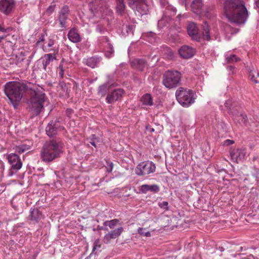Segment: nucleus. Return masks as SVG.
I'll list each match as a JSON object with an SVG mask.
<instances>
[{
  "mask_svg": "<svg viewBox=\"0 0 259 259\" xmlns=\"http://www.w3.org/2000/svg\"><path fill=\"white\" fill-rule=\"evenodd\" d=\"M224 10L228 20L239 26L243 25L248 17L247 9L240 0H226Z\"/></svg>",
  "mask_w": 259,
  "mask_h": 259,
  "instance_id": "1",
  "label": "nucleus"
},
{
  "mask_svg": "<svg viewBox=\"0 0 259 259\" xmlns=\"http://www.w3.org/2000/svg\"><path fill=\"white\" fill-rule=\"evenodd\" d=\"M64 143L59 138L47 141L41 150V158L45 162H50L60 157L63 153Z\"/></svg>",
  "mask_w": 259,
  "mask_h": 259,
  "instance_id": "2",
  "label": "nucleus"
},
{
  "mask_svg": "<svg viewBox=\"0 0 259 259\" xmlns=\"http://www.w3.org/2000/svg\"><path fill=\"white\" fill-rule=\"evenodd\" d=\"M27 85L24 83L10 81L4 86V92L15 109L22 99L23 93L26 90Z\"/></svg>",
  "mask_w": 259,
  "mask_h": 259,
  "instance_id": "3",
  "label": "nucleus"
},
{
  "mask_svg": "<svg viewBox=\"0 0 259 259\" xmlns=\"http://www.w3.org/2000/svg\"><path fill=\"white\" fill-rule=\"evenodd\" d=\"M47 99L45 93L33 91L29 102V112L31 117L37 116L44 110V103Z\"/></svg>",
  "mask_w": 259,
  "mask_h": 259,
  "instance_id": "4",
  "label": "nucleus"
},
{
  "mask_svg": "<svg viewBox=\"0 0 259 259\" xmlns=\"http://www.w3.org/2000/svg\"><path fill=\"white\" fill-rule=\"evenodd\" d=\"M175 94L178 102L184 107L190 106L195 101L196 94L192 90L180 87Z\"/></svg>",
  "mask_w": 259,
  "mask_h": 259,
  "instance_id": "5",
  "label": "nucleus"
},
{
  "mask_svg": "<svg viewBox=\"0 0 259 259\" xmlns=\"http://www.w3.org/2000/svg\"><path fill=\"white\" fill-rule=\"evenodd\" d=\"M182 74L176 70H168L162 76V84L167 89L177 88L180 84Z\"/></svg>",
  "mask_w": 259,
  "mask_h": 259,
  "instance_id": "6",
  "label": "nucleus"
},
{
  "mask_svg": "<svg viewBox=\"0 0 259 259\" xmlns=\"http://www.w3.org/2000/svg\"><path fill=\"white\" fill-rule=\"evenodd\" d=\"M233 119L235 123L242 126L259 127V120H257V116H254V120L250 122L246 114L242 111V110H241Z\"/></svg>",
  "mask_w": 259,
  "mask_h": 259,
  "instance_id": "7",
  "label": "nucleus"
},
{
  "mask_svg": "<svg viewBox=\"0 0 259 259\" xmlns=\"http://www.w3.org/2000/svg\"><path fill=\"white\" fill-rule=\"evenodd\" d=\"M155 169V165L152 161H143L137 166L135 173L138 176H144L154 172Z\"/></svg>",
  "mask_w": 259,
  "mask_h": 259,
  "instance_id": "8",
  "label": "nucleus"
},
{
  "mask_svg": "<svg viewBox=\"0 0 259 259\" xmlns=\"http://www.w3.org/2000/svg\"><path fill=\"white\" fill-rule=\"evenodd\" d=\"M69 12V7L67 6H64L58 15L57 19L56 21L57 23H59L62 30L65 29L68 26V21L70 20L68 17Z\"/></svg>",
  "mask_w": 259,
  "mask_h": 259,
  "instance_id": "9",
  "label": "nucleus"
},
{
  "mask_svg": "<svg viewBox=\"0 0 259 259\" xmlns=\"http://www.w3.org/2000/svg\"><path fill=\"white\" fill-rule=\"evenodd\" d=\"M105 5L100 7L97 13H94L93 15L96 17H101L104 20H106L108 24L109 22L113 19L114 13L112 10L108 6L107 3Z\"/></svg>",
  "mask_w": 259,
  "mask_h": 259,
  "instance_id": "10",
  "label": "nucleus"
},
{
  "mask_svg": "<svg viewBox=\"0 0 259 259\" xmlns=\"http://www.w3.org/2000/svg\"><path fill=\"white\" fill-rule=\"evenodd\" d=\"M63 130L64 127L61 125L59 119L50 121L46 127V134L50 137L58 134L59 132Z\"/></svg>",
  "mask_w": 259,
  "mask_h": 259,
  "instance_id": "11",
  "label": "nucleus"
},
{
  "mask_svg": "<svg viewBox=\"0 0 259 259\" xmlns=\"http://www.w3.org/2000/svg\"><path fill=\"white\" fill-rule=\"evenodd\" d=\"M124 91L122 89H116L107 93L106 102L109 104H112L115 102L121 99Z\"/></svg>",
  "mask_w": 259,
  "mask_h": 259,
  "instance_id": "12",
  "label": "nucleus"
},
{
  "mask_svg": "<svg viewBox=\"0 0 259 259\" xmlns=\"http://www.w3.org/2000/svg\"><path fill=\"white\" fill-rule=\"evenodd\" d=\"M15 6V0H0V12L5 15L11 14Z\"/></svg>",
  "mask_w": 259,
  "mask_h": 259,
  "instance_id": "13",
  "label": "nucleus"
},
{
  "mask_svg": "<svg viewBox=\"0 0 259 259\" xmlns=\"http://www.w3.org/2000/svg\"><path fill=\"white\" fill-rule=\"evenodd\" d=\"M225 107L229 115L232 116L233 118L242 110L238 102L232 99H229L226 101Z\"/></svg>",
  "mask_w": 259,
  "mask_h": 259,
  "instance_id": "14",
  "label": "nucleus"
},
{
  "mask_svg": "<svg viewBox=\"0 0 259 259\" xmlns=\"http://www.w3.org/2000/svg\"><path fill=\"white\" fill-rule=\"evenodd\" d=\"M7 159L12 170L17 171L22 167V162L17 154L11 153L8 155Z\"/></svg>",
  "mask_w": 259,
  "mask_h": 259,
  "instance_id": "15",
  "label": "nucleus"
},
{
  "mask_svg": "<svg viewBox=\"0 0 259 259\" xmlns=\"http://www.w3.org/2000/svg\"><path fill=\"white\" fill-rule=\"evenodd\" d=\"M187 31L189 35L193 40L199 41L201 38V33L199 32L198 28L195 23H189L187 26Z\"/></svg>",
  "mask_w": 259,
  "mask_h": 259,
  "instance_id": "16",
  "label": "nucleus"
},
{
  "mask_svg": "<svg viewBox=\"0 0 259 259\" xmlns=\"http://www.w3.org/2000/svg\"><path fill=\"white\" fill-rule=\"evenodd\" d=\"M160 187L157 184L148 185L144 184L140 186L139 191L137 193L146 194L150 191L153 193H157L160 191Z\"/></svg>",
  "mask_w": 259,
  "mask_h": 259,
  "instance_id": "17",
  "label": "nucleus"
},
{
  "mask_svg": "<svg viewBox=\"0 0 259 259\" xmlns=\"http://www.w3.org/2000/svg\"><path fill=\"white\" fill-rule=\"evenodd\" d=\"M123 231V228L122 227H120L116 229L111 230L106 234L104 237V242L106 244L108 243L111 239H115L118 237Z\"/></svg>",
  "mask_w": 259,
  "mask_h": 259,
  "instance_id": "18",
  "label": "nucleus"
},
{
  "mask_svg": "<svg viewBox=\"0 0 259 259\" xmlns=\"http://www.w3.org/2000/svg\"><path fill=\"white\" fill-rule=\"evenodd\" d=\"M44 218V215L41 211L37 208H31L29 211V215L28 220L35 223H38Z\"/></svg>",
  "mask_w": 259,
  "mask_h": 259,
  "instance_id": "19",
  "label": "nucleus"
},
{
  "mask_svg": "<svg viewBox=\"0 0 259 259\" xmlns=\"http://www.w3.org/2000/svg\"><path fill=\"white\" fill-rule=\"evenodd\" d=\"M116 11L118 15L124 17V19H130L128 13L125 9V5L123 0L117 1Z\"/></svg>",
  "mask_w": 259,
  "mask_h": 259,
  "instance_id": "20",
  "label": "nucleus"
},
{
  "mask_svg": "<svg viewBox=\"0 0 259 259\" xmlns=\"http://www.w3.org/2000/svg\"><path fill=\"white\" fill-rule=\"evenodd\" d=\"M102 61V58L98 55L92 56L84 60V63L88 66L94 68L98 67Z\"/></svg>",
  "mask_w": 259,
  "mask_h": 259,
  "instance_id": "21",
  "label": "nucleus"
},
{
  "mask_svg": "<svg viewBox=\"0 0 259 259\" xmlns=\"http://www.w3.org/2000/svg\"><path fill=\"white\" fill-rule=\"evenodd\" d=\"M109 0H92L89 4V9L92 13H97L99 8L105 6Z\"/></svg>",
  "mask_w": 259,
  "mask_h": 259,
  "instance_id": "22",
  "label": "nucleus"
},
{
  "mask_svg": "<svg viewBox=\"0 0 259 259\" xmlns=\"http://www.w3.org/2000/svg\"><path fill=\"white\" fill-rule=\"evenodd\" d=\"M179 53L183 58L188 59L194 56L195 52L192 48L184 46L180 49Z\"/></svg>",
  "mask_w": 259,
  "mask_h": 259,
  "instance_id": "23",
  "label": "nucleus"
},
{
  "mask_svg": "<svg viewBox=\"0 0 259 259\" xmlns=\"http://www.w3.org/2000/svg\"><path fill=\"white\" fill-rule=\"evenodd\" d=\"M133 68L140 71H143L147 65V62L144 59H135L131 62Z\"/></svg>",
  "mask_w": 259,
  "mask_h": 259,
  "instance_id": "24",
  "label": "nucleus"
},
{
  "mask_svg": "<svg viewBox=\"0 0 259 259\" xmlns=\"http://www.w3.org/2000/svg\"><path fill=\"white\" fill-rule=\"evenodd\" d=\"M58 54V50L57 49H54V53L45 54L44 56L41 58L46 69L51 62L56 59V55Z\"/></svg>",
  "mask_w": 259,
  "mask_h": 259,
  "instance_id": "25",
  "label": "nucleus"
},
{
  "mask_svg": "<svg viewBox=\"0 0 259 259\" xmlns=\"http://www.w3.org/2000/svg\"><path fill=\"white\" fill-rule=\"evenodd\" d=\"M203 0H193L191 2V8L192 12L196 14H200L202 11L203 7Z\"/></svg>",
  "mask_w": 259,
  "mask_h": 259,
  "instance_id": "26",
  "label": "nucleus"
},
{
  "mask_svg": "<svg viewBox=\"0 0 259 259\" xmlns=\"http://www.w3.org/2000/svg\"><path fill=\"white\" fill-rule=\"evenodd\" d=\"M130 19H125V22L123 24L122 26V33H123V35H126L129 34H133L134 33V30L135 29V25L130 23L128 21V20Z\"/></svg>",
  "mask_w": 259,
  "mask_h": 259,
  "instance_id": "27",
  "label": "nucleus"
},
{
  "mask_svg": "<svg viewBox=\"0 0 259 259\" xmlns=\"http://www.w3.org/2000/svg\"><path fill=\"white\" fill-rule=\"evenodd\" d=\"M128 4L133 10H139L141 7L144 9L147 8L145 0H128Z\"/></svg>",
  "mask_w": 259,
  "mask_h": 259,
  "instance_id": "28",
  "label": "nucleus"
},
{
  "mask_svg": "<svg viewBox=\"0 0 259 259\" xmlns=\"http://www.w3.org/2000/svg\"><path fill=\"white\" fill-rule=\"evenodd\" d=\"M230 154L232 159L237 163L242 160L245 156L244 152L238 149L232 150Z\"/></svg>",
  "mask_w": 259,
  "mask_h": 259,
  "instance_id": "29",
  "label": "nucleus"
},
{
  "mask_svg": "<svg viewBox=\"0 0 259 259\" xmlns=\"http://www.w3.org/2000/svg\"><path fill=\"white\" fill-rule=\"evenodd\" d=\"M68 37L71 41L74 43H77L81 41V37L79 33L74 28H72L69 30L68 33Z\"/></svg>",
  "mask_w": 259,
  "mask_h": 259,
  "instance_id": "30",
  "label": "nucleus"
},
{
  "mask_svg": "<svg viewBox=\"0 0 259 259\" xmlns=\"http://www.w3.org/2000/svg\"><path fill=\"white\" fill-rule=\"evenodd\" d=\"M165 10L163 11V15L168 16L170 18L176 14L177 10L171 5L169 4L165 7Z\"/></svg>",
  "mask_w": 259,
  "mask_h": 259,
  "instance_id": "31",
  "label": "nucleus"
},
{
  "mask_svg": "<svg viewBox=\"0 0 259 259\" xmlns=\"http://www.w3.org/2000/svg\"><path fill=\"white\" fill-rule=\"evenodd\" d=\"M202 34L205 40H209L210 39L209 29L208 23L206 21L203 22L201 25Z\"/></svg>",
  "mask_w": 259,
  "mask_h": 259,
  "instance_id": "32",
  "label": "nucleus"
},
{
  "mask_svg": "<svg viewBox=\"0 0 259 259\" xmlns=\"http://www.w3.org/2000/svg\"><path fill=\"white\" fill-rule=\"evenodd\" d=\"M140 101L143 105L147 106H151L153 104V98L150 94H144L141 97Z\"/></svg>",
  "mask_w": 259,
  "mask_h": 259,
  "instance_id": "33",
  "label": "nucleus"
},
{
  "mask_svg": "<svg viewBox=\"0 0 259 259\" xmlns=\"http://www.w3.org/2000/svg\"><path fill=\"white\" fill-rule=\"evenodd\" d=\"M249 77L252 81L256 83H259V72L257 70H255L254 68L250 69Z\"/></svg>",
  "mask_w": 259,
  "mask_h": 259,
  "instance_id": "34",
  "label": "nucleus"
},
{
  "mask_svg": "<svg viewBox=\"0 0 259 259\" xmlns=\"http://www.w3.org/2000/svg\"><path fill=\"white\" fill-rule=\"evenodd\" d=\"M110 85L108 83L103 84L99 87L98 89V94L101 97H104L107 92L109 91Z\"/></svg>",
  "mask_w": 259,
  "mask_h": 259,
  "instance_id": "35",
  "label": "nucleus"
},
{
  "mask_svg": "<svg viewBox=\"0 0 259 259\" xmlns=\"http://www.w3.org/2000/svg\"><path fill=\"white\" fill-rule=\"evenodd\" d=\"M108 44H111L109 38L107 36H100L97 39V45L101 48H104L108 46Z\"/></svg>",
  "mask_w": 259,
  "mask_h": 259,
  "instance_id": "36",
  "label": "nucleus"
},
{
  "mask_svg": "<svg viewBox=\"0 0 259 259\" xmlns=\"http://www.w3.org/2000/svg\"><path fill=\"white\" fill-rule=\"evenodd\" d=\"M171 18L168 16H166L163 15L162 18L158 21L157 27L159 29H162L164 27L166 26L167 24L170 21Z\"/></svg>",
  "mask_w": 259,
  "mask_h": 259,
  "instance_id": "37",
  "label": "nucleus"
},
{
  "mask_svg": "<svg viewBox=\"0 0 259 259\" xmlns=\"http://www.w3.org/2000/svg\"><path fill=\"white\" fill-rule=\"evenodd\" d=\"M95 31L100 34H104L107 31L106 26L103 22L99 21L95 24Z\"/></svg>",
  "mask_w": 259,
  "mask_h": 259,
  "instance_id": "38",
  "label": "nucleus"
},
{
  "mask_svg": "<svg viewBox=\"0 0 259 259\" xmlns=\"http://www.w3.org/2000/svg\"><path fill=\"white\" fill-rule=\"evenodd\" d=\"M54 41L53 39H49L47 45L44 47V50L46 52L54 53V49H58L57 47H54Z\"/></svg>",
  "mask_w": 259,
  "mask_h": 259,
  "instance_id": "39",
  "label": "nucleus"
},
{
  "mask_svg": "<svg viewBox=\"0 0 259 259\" xmlns=\"http://www.w3.org/2000/svg\"><path fill=\"white\" fill-rule=\"evenodd\" d=\"M225 60L227 63L232 64L239 61L240 58L237 57L235 55L229 54L228 53L225 55Z\"/></svg>",
  "mask_w": 259,
  "mask_h": 259,
  "instance_id": "40",
  "label": "nucleus"
},
{
  "mask_svg": "<svg viewBox=\"0 0 259 259\" xmlns=\"http://www.w3.org/2000/svg\"><path fill=\"white\" fill-rule=\"evenodd\" d=\"M119 221L118 219H113L110 221H106L103 223L105 227L108 226L110 229H113L115 226L119 223Z\"/></svg>",
  "mask_w": 259,
  "mask_h": 259,
  "instance_id": "41",
  "label": "nucleus"
},
{
  "mask_svg": "<svg viewBox=\"0 0 259 259\" xmlns=\"http://www.w3.org/2000/svg\"><path fill=\"white\" fill-rule=\"evenodd\" d=\"M215 128L217 130L218 134H221L223 132H226V125L224 122L222 121H219Z\"/></svg>",
  "mask_w": 259,
  "mask_h": 259,
  "instance_id": "42",
  "label": "nucleus"
},
{
  "mask_svg": "<svg viewBox=\"0 0 259 259\" xmlns=\"http://www.w3.org/2000/svg\"><path fill=\"white\" fill-rule=\"evenodd\" d=\"M29 149V146H27L25 144H22L18 146H16L15 148V150L16 152L18 153L19 154H22L28 150Z\"/></svg>",
  "mask_w": 259,
  "mask_h": 259,
  "instance_id": "43",
  "label": "nucleus"
},
{
  "mask_svg": "<svg viewBox=\"0 0 259 259\" xmlns=\"http://www.w3.org/2000/svg\"><path fill=\"white\" fill-rule=\"evenodd\" d=\"M41 69L46 70V68L45 66L44 65L43 62L40 58L35 63L33 66V70H37Z\"/></svg>",
  "mask_w": 259,
  "mask_h": 259,
  "instance_id": "44",
  "label": "nucleus"
},
{
  "mask_svg": "<svg viewBox=\"0 0 259 259\" xmlns=\"http://www.w3.org/2000/svg\"><path fill=\"white\" fill-rule=\"evenodd\" d=\"M144 37H147V41L152 44L155 42L156 34L152 32H149L146 33Z\"/></svg>",
  "mask_w": 259,
  "mask_h": 259,
  "instance_id": "45",
  "label": "nucleus"
},
{
  "mask_svg": "<svg viewBox=\"0 0 259 259\" xmlns=\"http://www.w3.org/2000/svg\"><path fill=\"white\" fill-rule=\"evenodd\" d=\"M146 229L143 228H139L138 229V232L141 235L146 236V237H150L151 233L149 231L146 232Z\"/></svg>",
  "mask_w": 259,
  "mask_h": 259,
  "instance_id": "46",
  "label": "nucleus"
},
{
  "mask_svg": "<svg viewBox=\"0 0 259 259\" xmlns=\"http://www.w3.org/2000/svg\"><path fill=\"white\" fill-rule=\"evenodd\" d=\"M158 206L162 209L165 211L169 210L168 203L167 201H163L162 202L158 203Z\"/></svg>",
  "mask_w": 259,
  "mask_h": 259,
  "instance_id": "47",
  "label": "nucleus"
},
{
  "mask_svg": "<svg viewBox=\"0 0 259 259\" xmlns=\"http://www.w3.org/2000/svg\"><path fill=\"white\" fill-rule=\"evenodd\" d=\"M113 162H112L111 161H106V166L107 171L108 172H111L113 169Z\"/></svg>",
  "mask_w": 259,
  "mask_h": 259,
  "instance_id": "48",
  "label": "nucleus"
},
{
  "mask_svg": "<svg viewBox=\"0 0 259 259\" xmlns=\"http://www.w3.org/2000/svg\"><path fill=\"white\" fill-rule=\"evenodd\" d=\"M55 5H52L50 6L46 10V13L48 15H51L54 11Z\"/></svg>",
  "mask_w": 259,
  "mask_h": 259,
  "instance_id": "49",
  "label": "nucleus"
},
{
  "mask_svg": "<svg viewBox=\"0 0 259 259\" xmlns=\"http://www.w3.org/2000/svg\"><path fill=\"white\" fill-rule=\"evenodd\" d=\"M105 51V56L107 58H111L114 55V51H111L110 52L109 51Z\"/></svg>",
  "mask_w": 259,
  "mask_h": 259,
  "instance_id": "50",
  "label": "nucleus"
},
{
  "mask_svg": "<svg viewBox=\"0 0 259 259\" xmlns=\"http://www.w3.org/2000/svg\"><path fill=\"white\" fill-rule=\"evenodd\" d=\"M74 113V110L71 108H67L66 110V114L67 117L71 118Z\"/></svg>",
  "mask_w": 259,
  "mask_h": 259,
  "instance_id": "51",
  "label": "nucleus"
},
{
  "mask_svg": "<svg viewBox=\"0 0 259 259\" xmlns=\"http://www.w3.org/2000/svg\"><path fill=\"white\" fill-rule=\"evenodd\" d=\"M93 230L94 231H101V230H104V231H108V228H106V227H102V226H98L96 228H94Z\"/></svg>",
  "mask_w": 259,
  "mask_h": 259,
  "instance_id": "52",
  "label": "nucleus"
},
{
  "mask_svg": "<svg viewBox=\"0 0 259 259\" xmlns=\"http://www.w3.org/2000/svg\"><path fill=\"white\" fill-rule=\"evenodd\" d=\"M158 1L162 8L169 4L166 0H158Z\"/></svg>",
  "mask_w": 259,
  "mask_h": 259,
  "instance_id": "53",
  "label": "nucleus"
},
{
  "mask_svg": "<svg viewBox=\"0 0 259 259\" xmlns=\"http://www.w3.org/2000/svg\"><path fill=\"white\" fill-rule=\"evenodd\" d=\"M179 3L182 5H184L187 7L190 3V0H179Z\"/></svg>",
  "mask_w": 259,
  "mask_h": 259,
  "instance_id": "54",
  "label": "nucleus"
},
{
  "mask_svg": "<svg viewBox=\"0 0 259 259\" xmlns=\"http://www.w3.org/2000/svg\"><path fill=\"white\" fill-rule=\"evenodd\" d=\"M103 49L104 50V51H109L110 52L111 50L114 51V49L113 47V46L111 44H108V46L103 48Z\"/></svg>",
  "mask_w": 259,
  "mask_h": 259,
  "instance_id": "55",
  "label": "nucleus"
},
{
  "mask_svg": "<svg viewBox=\"0 0 259 259\" xmlns=\"http://www.w3.org/2000/svg\"><path fill=\"white\" fill-rule=\"evenodd\" d=\"M234 143V141H233V140H226L224 142V146H228L229 145H230L232 144H233Z\"/></svg>",
  "mask_w": 259,
  "mask_h": 259,
  "instance_id": "56",
  "label": "nucleus"
},
{
  "mask_svg": "<svg viewBox=\"0 0 259 259\" xmlns=\"http://www.w3.org/2000/svg\"><path fill=\"white\" fill-rule=\"evenodd\" d=\"M64 74V72L63 70V66L62 65H59V75L61 77H63Z\"/></svg>",
  "mask_w": 259,
  "mask_h": 259,
  "instance_id": "57",
  "label": "nucleus"
},
{
  "mask_svg": "<svg viewBox=\"0 0 259 259\" xmlns=\"http://www.w3.org/2000/svg\"><path fill=\"white\" fill-rule=\"evenodd\" d=\"M228 69L230 71V73L234 74L235 72V68L233 66H229Z\"/></svg>",
  "mask_w": 259,
  "mask_h": 259,
  "instance_id": "58",
  "label": "nucleus"
},
{
  "mask_svg": "<svg viewBox=\"0 0 259 259\" xmlns=\"http://www.w3.org/2000/svg\"><path fill=\"white\" fill-rule=\"evenodd\" d=\"M35 53V52H33L32 53V54L28 57V59L27 60L28 65H29L30 62H31V60L32 59V58L33 57Z\"/></svg>",
  "mask_w": 259,
  "mask_h": 259,
  "instance_id": "59",
  "label": "nucleus"
},
{
  "mask_svg": "<svg viewBox=\"0 0 259 259\" xmlns=\"http://www.w3.org/2000/svg\"><path fill=\"white\" fill-rule=\"evenodd\" d=\"M44 40H45L44 35H41V36L39 37V40L37 42V44L39 43L41 41H44Z\"/></svg>",
  "mask_w": 259,
  "mask_h": 259,
  "instance_id": "60",
  "label": "nucleus"
},
{
  "mask_svg": "<svg viewBox=\"0 0 259 259\" xmlns=\"http://www.w3.org/2000/svg\"><path fill=\"white\" fill-rule=\"evenodd\" d=\"M5 31H3V32H4V33H7V32H9L11 30V28L10 27H7V28H5Z\"/></svg>",
  "mask_w": 259,
  "mask_h": 259,
  "instance_id": "61",
  "label": "nucleus"
},
{
  "mask_svg": "<svg viewBox=\"0 0 259 259\" xmlns=\"http://www.w3.org/2000/svg\"><path fill=\"white\" fill-rule=\"evenodd\" d=\"M90 143L93 146H94L95 147H96V143H95V142L94 141V140H91V141L90 142Z\"/></svg>",
  "mask_w": 259,
  "mask_h": 259,
  "instance_id": "62",
  "label": "nucleus"
},
{
  "mask_svg": "<svg viewBox=\"0 0 259 259\" xmlns=\"http://www.w3.org/2000/svg\"><path fill=\"white\" fill-rule=\"evenodd\" d=\"M97 246V245L96 244V241L94 244V247L93 249V251H94L95 249H96V247Z\"/></svg>",
  "mask_w": 259,
  "mask_h": 259,
  "instance_id": "63",
  "label": "nucleus"
},
{
  "mask_svg": "<svg viewBox=\"0 0 259 259\" xmlns=\"http://www.w3.org/2000/svg\"><path fill=\"white\" fill-rule=\"evenodd\" d=\"M5 30V27L0 25V31L3 32Z\"/></svg>",
  "mask_w": 259,
  "mask_h": 259,
  "instance_id": "64",
  "label": "nucleus"
}]
</instances>
